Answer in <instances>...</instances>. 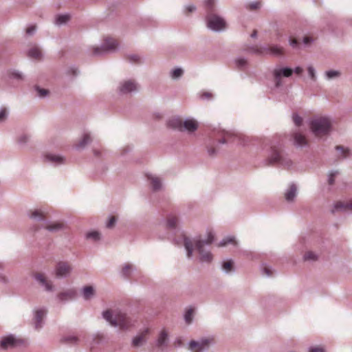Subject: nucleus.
Instances as JSON below:
<instances>
[{
	"instance_id": "nucleus-51",
	"label": "nucleus",
	"mask_w": 352,
	"mask_h": 352,
	"mask_svg": "<svg viewBox=\"0 0 352 352\" xmlns=\"http://www.w3.org/2000/svg\"><path fill=\"white\" fill-rule=\"evenodd\" d=\"M293 121L296 126H300L302 122V119L300 116L297 114L293 115Z\"/></svg>"
},
{
	"instance_id": "nucleus-30",
	"label": "nucleus",
	"mask_w": 352,
	"mask_h": 352,
	"mask_svg": "<svg viewBox=\"0 0 352 352\" xmlns=\"http://www.w3.org/2000/svg\"><path fill=\"white\" fill-rule=\"evenodd\" d=\"M147 342L146 338H144L143 335H136L131 340V346L133 348H138L143 346Z\"/></svg>"
},
{
	"instance_id": "nucleus-62",
	"label": "nucleus",
	"mask_w": 352,
	"mask_h": 352,
	"mask_svg": "<svg viewBox=\"0 0 352 352\" xmlns=\"http://www.w3.org/2000/svg\"><path fill=\"white\" fill-rule=\"evenodd\" d=\"M36 30V25H31L26 29L28 34H32Z\"/></svg>"
},
{
	"instance_id": "nucleus-18",
	"label": "nucleus",
	"mask_w": 352,
	"mask_h": 352,
	"mask_svg": "<svg viewBox=\"0 0 352 352\" xmlns=\"http://www.w3.org/2000/svg\"><path fill=\"white\" fill-rule=\"evenodd\" d=\"M44 161L56 166L65 164V158L60 155L48 153L44 155Z\"/></svg>"
},
{
	"instance_id": "nucleus-60",
	"label": "nucleus",
	"mask_w": 352,
	"mask_h": 352,
	"mask_svg": "<svg viewBox=\"0 0 352 352\" xmlns=\"http://www.w3.org/2000/svg\"><path fill=\"white\" fill-rule=\"evenodd\" d=\"M308 74L310 76V78L313 80L315 79V71H314V69L312 67H308Z\"/></svg>"
},
{
	"instance_id": "nucleus-43",
	"label": "nucleus",
	"mask_w": 352,
	"mask_h": 352,
	"mask_svg": "<svg viewBox=\"0 0 352 352\" xmlns=\"http://www.w3.org/2000/svg\"><path fill=\"white\" fill-rule=\"evenodd\" d=\"M70 19L69 15L68 14H63V15H58L56 17V23L57 24H63L68 21Z\"/></svg>"
},
{
	"instance_id": "nucleus-20",
	"label": "nucleus",
	"mask_w": 352,
	"mask_h": 352,
	"mask_svg": "<svg viewBox=\"0 0 352 352\" xmlns=\"http://www.w3.org/2000/svg\"><path fill=\"white\" fill-rule=\"evenodd\" d=\"M77 292L75 289H68L62 292H60L57 298L63 302H65L69 300H72L76 298Z\"/></svg>"
},
{
	"instance_id": "nucleus-57",
	"label": "nucleus",
	"mask_w": 352,
	"mask_h": 352,
	"mask_svg": "<svg viewBox=\"0 0 352 352\" xmlns=\"http://www.w3.org/2000/svg\"><path fill=\"white\" fill-rule=\"evenodd\" d=\"M174 345L176 348L181 347L183 346V342L181 338H177L174 341Z\"/></svg>"
},
{
	"instance_id": "nucleus-50",
	"label": "nucleus",
	"mask_w": 352,
	"mask_h": 352,
	"mask_svg": "<svg viewBox=\"0 0 352 352\" xmlns=\"http://www.w3.org/2000/svg\"><path fill=\"white\" fill-rule=\"evenodd\" d=\"M116 221L117 219L115 217H111L107 222L106 227L107 228H112L115 226Z\"/></svg>"
},
{
	"instance_id": "nucleus-22",
	"label": "nucleus",
	"mask_w": 352,
	"mask_h": 352,
	"mask_svg": "<svg viewBox=\"0 0 352 352\" xmlns=\"http://www.w3.org/2000/svg\"><path fill=\"white\" fill-rule=\"evenodd\" d=\"M135 270L136 267L134 265L126 263L122 265L120 274L122 278L128 279Z\"/></svg>"
},
{
	"instance_id": "nucleus-5",
	"label": "nucleus",
	"mask_w": 352,
	"mask_h": 352,
	"mask_svg": "<svg viewBox=\"0 0 352 352\" xmlns=\"http://www.w3.org/2000/svg\"><path fill=\"white\" fill-rule=\"evenodd\" d=\"M333 121L329 117L319 116L313 118L309 123L312 133L317 138H322L330 134Z\"/></svg>"
},
{
	"instance_id": "nucleus-63",
	"label": "nucleus",
	"mask_w": 352,
	"mask_h": 352,
	"mask_svg": "<svg viewBox=\"0 0 352 352\" xmlns=\"http://www.w3.org/2000/svg\"><path fill=\"white\" fill-rule=\"evenodd\" d=\"M289 42H290V45L293 47H296L298 45V42L297 39L295 38H291L290 40H289Z\"/></svg>"
},
{
	"instance_id": "nucleus-11",
	"label": "nucleus",
	"mask_w": 352,
	"mask_h": 352,
	"mask_svg": "<svg viewBox=\"0 0 352 352\" xmlns=\"http://www.w3.org/2000/svg\"><path fill=\"white\" fill-rule=\"evenodd\" d=\"M118 45L117 40L112 38H107L104 39L103 45L101 47H96L93 49L94 54H100L103 52L110 51L116 49Z\"/></svg>"
},
{
	"instance_id": "nucleus-52",
	"label": "nucleus",
	"mask_w": 352,
	"mask_h": 352,
	"mask_svg": "<svg viewBox=\"0 0 352 352\" xmlns=\"http://www.w3.org/2000/svg\"><path fill=\"white\" fill-rule=\"evenodd\" d=\"M65 340L68 343L76 344L78 342V338L74 336H69L65 338Z\"/></svg>"
},
{
	"instance_id": "nucleus-9",
	"label": "nucleus",
	"mask_w": 352,
	"mask_h": 352,
	"mask_svg": "<svg viewBox=\"0 0 352 352\" xmlns=\"http://www.w3.org/2000/svg\"><path fill=\"white\" fill-rule=\"evenodd\" d=\"M72 270V266L69 263L59 261L55 265L54 273L57 278H66L71 275Z\"/></svg>"
},
{
	"instance_id": "nucleus-49",
	"label": "nucleus",
	"mask_w": 352,
	"mask_h": 352,
	"mask_svg": "<svg viewBox=\"0 0 352 352\" xmlns=\"http://www.w3.org/2000/svg\"><path fill=\"white\" fill-rule=\"evenodd\" d=\"M236 66L240 68H244L247 65V60L244 58H238L236 60Z\"/></svg>"
},
{
	"instance_id": "nucleus-59",
	"label": "nucleus",
	"mask_w": 352,
	"mask_h": 352,
	"mask_svg": "<svg viewBox=\"0 0 352 352\" xmlns=\"http://www.w3.org/2000/svg\"><path fill=\"white\" fill-rule=\"evenodd\" d=\"M133 90V89H120L119 95H120V96H124V95H128V94H130Z\"/></svg>"
},
{
	"instance_id": "nucleus-58",
	"label": "nucleus",
	"mask_w": 352,
	"mask_h": 352,
	"mask_svg": "<svg viewBox=\"0 0 352 352\" xmlns=\"http://www.w3.org/2000/svg\"><path fill=\"white\" fill-rule=\"evenodd\" d=\"M272 90L274 91V92L272 94L274 95L287 94V93L286 92V91L287 89H272Z\"/></svg>"
},
{
	"instance_id": "nucleus-48",
	"label": "nucleus",
	"mask_w": 352,
	"mask_h": 352,
	"mask_svg": "<svg viewBox=\"0 0 352 352\" xmlns=\"http://www.w3.org/2000/svg\"><path fill=\"white\" fill-rule=\"evenodd\" d=\"M182 74L183 70L180 68H176L172 72L171 76L173 78H177L182 76Z\"/></svg>"
},
{
	"instance_id": "nucleus-26",
	"label": "nucleus",
	"mask_w": 352,
	"mask_h": 352,
	"mask_svg": "<svg viewBox=\"0 0 352 352\" xmlns=\"http://www.w3.org/2000/svg\"><path fill=\"white\" fill-rule=\"evenodd\" d=\"M85 237L90 242L98 243L102 239V234L98 230H91L86 232Z\"/></svg>"
},
{
	"instance_id": "nucleus-12",
	"label": "nucleus",
	"mask_w": 352,
	"mask_h": 352,
	"mask_svg": "<svg viewBox=\"0 0 352 352\" xmlns=\"http://www.w3.org/2000/svg\"><path fill=\"white\" fill-rule=\"evenodd\" d=\"M34 279L48 292H52L54 287L51 280H47L45 276L42 273H35L33 274Z\"/></svg>"
},
{
	"instance_id": "nucleus-47",
	"label": "nucleus",
	"mask_w": 352,
	"mask_h": 352,
	"mask_svg": "<svg viewBox=\"0 0 352 352\" xmlns=\"http://www.w3.org/2000/svg\"><path fill=\"white\" fill-rule=\"evenodd\" d=\"M308 352H326V351L323 346H311L308 348Z\"/></svg>"
},
{
	"instance_id": "nucleus-41",
	"label": "nucleus",
	"mask_w": 352,
	"mask_h": 352,
	"mask_svg": "<svg viewBox=\"0 0 352 352\" xmlns=\"http://www.w3.org/2000/svg\"><path fill=\"white\" fill-rule=\"evenodd\" d=\"M336 149L340 153V157L342 158L347 157L350 154V150L347 148H344L342 146H337Z\"/></svg>"
},
{
	"instance_id": "nucleus-56",
	"label": "nucleus",
	"mask_w": 352,
	"mask_h": 352,
	"mask_svg": "<svg viewBox=\"0 0 352 352\" xmlns=\"http://www.w3.org/2000/svg\"><path fill=\"white\" fill-rule=\"evenodd\" d=\"M0 283L2 284H8L9 283L8 277L4 274H0Z\"/></svg>"
},
{
	"instance_id": "nucleus-34",
	"label": "nucleus",
	"mask_w": 352,
	"mask_h": 352,
	"mask_svg": "<svg viewBox=\"0 0 352 352\" xmlns=\"http://www.w3.org/2000/svg\"><path fill=\"white\" fill-rule=\"evenodd\" d=\"M221 270L225 274H230L234 271L232 260L224 261L221 263Z\"/></svg>"
},
{
	"instance_id": "nucleus-1",
	"label": "nucleus",
	"mask_w": 352,
	"mask_h": 352,
	"mask_svg": "<svg viewBox=\"0 0 352 352\" xmlns=\"http://www.w3.org/2000/svg\"><path fill=\"white\" fill-rule=\"evenodd\" d=\"M214 239L215 233L212 230L208 229L205 238H203L201 235L188 236L182 234L175 241V243L177 245L184 246L188 259H192L194 256V251H196L199 261L209 264L213 260V254L210 250L207 249L206 246L210 245L214 241Z\"/></svg>"
},
{
	"instance_id": "nucleus-6",
	"label": "nucleus",
	"mask_w": 352,
	"mask_h": 352,
	"mask_svg": "<svg viewBox=\"0 0 352 352\" xmlns=\"http://www.w3.org/2000/svg\"><path fill=\"white\" fill-rule=\"evenodd\" d=\"M214 344L212 337L201 338L197 340H190L188 345L192 352H204L207 351Z\"/></svg>"
},
{
	"instance_id": "nucleus-32",
	"label": "nucleus",
	"mask_w": 352,
	"mask_h": 352,
	"mask_svg": "<svg viewBox=\"0 0 352 352\" xmlns=\"http://www.w3.org/2000/svg\"><path fill=\"white\" fill-rule=\"evenodd\" d=\"M198 98L202 101H210L212 100L214 98V94L207 90H201L199 93H197Z\"/></svg>"
},
{
	"instance_id": "nucleus-17",
	"label": "nucleus",
	"mask_w": 352,
	"mask_h": 352,
	"mask_svg": "<svg viewBox=\"0 0 352 352\" xmlns=\"http://www.w3.org/2000/svg\"><path fill=\"white\" fill-rule=\"evenodd\" d=\"M18 340L13 335L3 336L0 339V349L6 350L16 346Z\"/></svg>"
},
{
	"instance_id": "nucleus-23",
	"label": "nucleus",
	"mask_w": 352,
	"mask_h": 352,
	"mask_svg": "<svg viewBox=\"0 0 352 352\" xmlns=\"http://www.w3.org/2000/svg\"><path fill=\"white\" fill-rule=\"evenodd\" d=\"M198 128L197 122L193 118H186L183 122V131L192 133Z\"/></svg>"
},
{
	"instance_id": "nucleus-46",
	"label": "nucleus",
	"mask_w": 352,
	"mask_h": 352,
	"mask_svg": "<svg viewBox=\"0 0 352 352\" xmlns=\"http://www.w3.org/2000/svg\"><path fill=\"white\" fill-rule=\"evenodd\" d=\"M215 0H205V4L207 9L208 13H210L212 11L214 6Z\"/></svg>"
},
{
	"instance_id": "nucleus-35",
	"label": "nucleus",
	"mask_w": 352,
	"mask_h": 352,
	"mask_svg": "<svg viewBox=\"0 0 352 352\" xmlns=\"http://www.w3.org/2000/svg\"><path fill=\"white\" fill-rule=\"evenodd\" d=\"M28 56L32 58L40 60L42 58V52L38 47H33L29 50Z\"/></svg>"
},
{
	"instance_id": "nucleus-42",
	"label": "nucleus",
	"mask_w": 352,
	"mask_h": 352,
	"mask_svg": "<svg viewBox=\"0 0 352 352\" xmlns=\"http://www.w3.org/2000/svg\"><path fill=\"white\" fill-rule=\"evenodd\" d=\"M338 174H339V172L338 170H331L329 173L328 179H327L329 185L332 186L334 184L335 178L336 177L337 175H338Z\"/></svg>"
},
{
	"instance_id": "nucleus-45",
	"label": "nucleus",
	"mask_w": 352,
	"mask_h": 352,
	"mask_svg": "<svg viewBox=\"0 0 352 352\" xmlns=\"http://www.w3.org/2000/svg\"><path fill=\"white\" fill-rule=\"evenodd\" d=\"M137 84L134 80H128L124 82L122 88H136Z\"/></svg>"
},
{
	"instance_id": "nucleus-31",
	"label": "nucleus",
	"mask_w": 352,
	"mask_h": 352,
	"mask_svg": "<svg viewBox=\"0 0 352 352\" xmlns=\"http://www.w3.org/2000/svg\"><path fill=\"white\" fill-rule=\"evenodd\" d=\"M32 95L40 99L48 98L52 95L50 89H32Z\"/></svg>"
},
{
	"instance_id": "nucleus-37",
	"label": "nucleus",
	"mask_w": 352,
	"mask_h": 352,
	"mask_svg": "<svg viewBox=\"0 0 352 352\" xmlns=\"http://www.w3.org/2000/svg\"><path fill=\"white\" fill-rule=\"evenodd\" d=\"M336 209L352 210V201H338L335 204Z\"/></svg>"
},
{
	"instance_id": "nucleus-28",
	"label": "nucleus",
	"mask_w": 352,
	"mask_h": 352,
	"mask_svg": "<svg viewBox=\"0 0 352 352\" xmlns=\"http://www.w3.org/2000/svg\"><path fill=\"white\" fill-rule=\"evenodd\" d=\"M81 292L85 300H90L96 295L95 288L91 285L83 287Z\"/></svg>"
},
{
	"instance_id": "nucleus-24",
	"label": "nucleus",
	"mask_w": 352,
	"mask_h": 352,
	"mask_svg": "<svg viewBox=\"0 0 352 352\" xmlns=\"http://www.w3.org/2000/svg\"><path fill=\"white\" fill-rule=\"evenodd\" d=\"M184 120L179 117H173L168 120V126L178 131H183Z\"/></svg>"
},
{
	"instance_id": "nucleus-10",
	"label": "nucleus",
	"mask_w": 352,
	"mask_h": 352,
	"mask_svg": "<svg viewBox=\"0 0 352 352\" xmlns=\"http://www.w3.org/2000/svg\"><path fill=\"white\" fill-rule=\"evenodd\" d=\"M206 21L208 27L213 30H221L226 27L224 19L212 12L207 14Z\"/></svg>"
},
{
	"instance_id": "nucleus-21",
	"label": "nucleus",
	"mask_w": 352,
	"mask_h": 352,
	"mask_svg": "<svg viewBox=\"0 0 352 352\" xmlns=\"http://www.w3.org/2000/svg\"><path fill=\"white\" fill-rule=\"evenodd\" d=\"M91 141L92 137L91 133L85 132L78 143L75 144V148L78 151L83 150L88 144L91 142Z\"/></svg>"
},
{
	"instance_id": "nucleus-8",
	"label": "nucleus",
	"mask_w": 352,
	"mask_h": 352,
	"mask_svg": "<svg viewBox=\"0 0 352 352\" xmlns=\"http://www.w3.org/2000/svg\"><path fill=\"white\" fill-rule=\"evenodd\" d=\"M47 314V309L45 307H38L33 310L32 322L35 329H41L45 324V320Z\"/></svg>"
},
{
	"instance_id": "nucleus-38",
	"label": "nucleus",
	"mask_w": 352,
	"mask_h": 352,
	"mask_svg": "<svg viewBox=\"0 0 352 352\" xmlns=\"http://www.w3.org/2000/svg\"><path fill=\"white\" fill-rule=\"evenodd\" d=\"M229 243H234V245H237V242L235 241L234 237L233 236H227L224 239H223L219 243V247H224L227 245Z\"/></svg>"
},
{
	"instance_id": "nucleus-25",
	"label": "nucleus",
	"mask_w": 352,
	"mask_h": 352,
	"mask_svg": "<svg viewBox=\"0 0 352 352\" xmlns=\"http://www.w3.org/2000/svg\"><path fill=\"white\" fill-rule=\"evenodd\" d=\"M66 226L62 222H52L47 223L45 228L50 232H58L65 229Z\"/></svg>"
},
{
	"instance_id": "nucleus-14",
	"label": "nucleus",
	"mask_w": 352,
	"mask_h": 352,
	"mask_svg": "<svg viewBox=\"0 0 352 352\" xmlns=\"http://www.w3.org/2000/svg\"><path fill=\"white\" fill-rule=\"evenodd\" d=\"M298 193V186L296 184L289 183L285 190L284 197L287 202L293 203L297 197Z\"/></svg>"
},
{
	"instance_id": "nucleus-55",
	"label": "nucleus",
	"mask_w": 352,
	"mask_h": 352,
	"mask_svg": "<svg viewBox=\"0 0 352 352\" xmlns=\"http://www.w3.org/2000/svg\"><path fill=\"white\" fill-rule=\"evenodd\" d=\"M260 6H261V2L259 1H256V2H254V3H250L249 6H248V8L250 10H255L258 8H260Z\"/></svg>"
},
{
	"instance_id": "nucleus-54",
	"label": "nucleus",
	"mask_w": 352,
	"mask_h": 352,
	"mask_svg": "<svg viewBox=\"0 0 352 352\" xmlns=\"http://www.w3.org/2000/svg\"><path fill=\"white\" fill-rule=\"evenodd\" d=\"M128 58L130 61L138 63L140 62V58L138 55L133 54L128 56Z\"/></svg>"
},
{
	"instance_id": "nucleus-4",
	"label": "nucleus",
	"mask_w": 352,
	"mask_h": 352,
	"mask_svg": "<svg viewBox=\"0 0 352 352\" xmlns=\"http://www.w3.org/2000/svg\"><path fill=\"white\" fill-rule=\"evenodd\" d=\"M102 318L113 327H120L122 330H128L133 327V320L125 313L118 310L107 309L102 312Z\"/></svg>"
},
{
	"instance_id": "nucleus-40",
	"label": "nucleus",
	"mask_w": 352,
	"mask_h": 352,
	"mask_svg": "<svg viewBox=\"0 0 352 352\" xmlns=\"http://www.w3.org/2000/svg\"><path fill=\"white\" fill-rule=\"evenodd\" d=\"M262 274L266 277H270L274 274V270L267 265H263L261 267Z\"/></svg>"
},
{
	"instance_id": "nucleus-53",
	"label": "nucleus",
	"mask_w": 352,
	"mask_h": 352,
	"mask_svg": "<svg viewBox=\"0 0 352 352\" xmlns=\"http://www.w3.org/2000/svg\"><path fill=\"white\" fill-rule=\"evenodd\" d=\"M340 73L337 71H328L326 72V75L328 78H332L338 76Z\"/></svg>"
},
{
	"instance_id": "nucleus-7",
	"label": "nucleus",
	"mask_w": 352,
	"mask_h": 352,
	"mask_svg": "<svg viewBox=\"0 0 352 352\" xmlns=\"http://www.w3.org/2000/svg\"><path fill=\"white\" fill-rule=\"evenodd\" d=\"M170 343V333L166 328H162L155 340V347L160 352H164Z\"/></svg>"
},
{
	"instance_id": "nucleus-13",
	"label": "nucleus",
	"mask_w": 352,
	"mask_h": 352,
	"mask_svg": "<svg viewBox=\"0 0 352 352\" xmlns=\"http://www.w3.org/2000/svg\"><path fill=\"white\" fill-rule=\"evenodd\" d=\"M294 71L288 67H277L273 71V76L276 82V86H280V81L283 77H289L292 75Z\"/></svg>"
},
{
	"instance_id": "nucleus-16",
	"label": "nucleus",
	"mask_w": 352,
	"mask_h": 352,
	"mask_svg": "<svg viewBox=\"0 0 352 352\" xmlns=\"http://www.w3.org/2000/svg\"><path fill=\"white\" fill-rule=\"evenodd\" d=\"M255 52L261 54H272L274 56H281L284 54V49L278 45H270L267 47L256 49Z\"/></svg>"
},
{
	"instance_id": "nucleus-33",
	"label": "nucleus",
	"mask_w": 352,
	"mask_h": 352,
	"mask_svg": "<svg viewBox=\"0 0 352 352\" xmlns=\"http://www.w3.org/2000/svg\"><path fill=\"white\" fill-rule=\"evenodd\" d=\"M195 308L190 307L186 309V311L184 315V318L185 322L187 324H190L192 322L194 315H195Z\"/></svg>"
},
{
	"instance_id": "nucleus-15",
	"label": "nucleus",
	"mask_w": 352,
	"mask_h": 352,
	"mask_svg": "<svg viewBox=\"0 0 352 352\" xmlns=\"http://www.w3.org/2000/svg\"><path fill=\"white\" fill-rule=\"evenodd\" d=\"M146 177L149 186L153 191L157 192L162 190L163 183L161 177L153 174H147Z\"/></svg>"
},
{
	"instance_id": "nucleus-61",
	"label": "nucleus",
	"mask_w": 352,
	"mask_h": 352,
	"mask_svg": "<svg viewBox=\"0 0 352 352\" xmlns=\"http://www.w3.org/2000/svg\"><path fill=\"white\" fill-rule=\"evenodd\" d=\"M11 76L14 78H16L17 80H21L23 79L22 75L16 72H14L11 73Z\"/></svg>"
},
{
	"instance_id": "nucleus-64",
	"label": "nucleus",
	"mask_w": 352,
	"mask_h": 352,
	"mask_svg": "<svg viewBox=\"0 0 352 352\" xmlns=\"http://www.w3.org/2000/svg\"><path fill=\"white\" fill-rule=\"evenodd\" d=\"M149 333L150 329L148 328H145L144 330L141 331L140 333H139V335H143L144 338H146V336L149 334Z\"/></svg>"
},
{
	"instance_id": "nucleus-3",
	"label": "nucleus",
	"mask_w": 352,
	"mask_h": 352,
	"mask_svg": "<svg viewBox=\"0 0 352 352\" xmlns=\"http://www.w3.org/2000/svg\"><path fill=\"white\" fill-rule=\"evenodd\" d=\"M267 156L263 161L265 166L278 165L285 168L292 166L293 162L285 153L282 144L277 140H272L266 149Z\"/></svg>"
},
{
	"instance_id": "nucleus-2",
	"label": "nucleus",
	"mask_w": 352,
	"mask_h": 352,
	"mask_svg": "<svg viewBox=\"0 0 352 352\" xmlns=\"http://www.w3.org/2000/svg\"><path fill=\"white\" fill-rule=\"evenodd\" d=\"M239 142V135L234 132L225 129H215L205 142L206 153L210 157H215L219 151L221 144H232Z\"/></svg>"
},
{
	"instance_id": "nucleus-29",
	"label": "nucleus",
	"mask_w": 352,
	"mask_h": 352,
	"mask_svg": "<svg viewBox=\"0 0 352 352\" xmlns=\"http://www.w3.org/2000/svg\"><path fill=\"white\" fill-rule=\"evenodd\" d=\"M294 143L297 147H303L307 145V141L305 135L300 133L294 134Z\"/></svg>"
},
{
	"instance_id": "nucleus-19",
	"label": "nucleus",
	"mask_w": 352,
	"mask_h": 352,
	"mask_svg": "<svg viewBox=\"0 0 352 352\" xmlns=\"http://www.w3.org/2000/svg\"><path fill=\"white\" fill-rule=\"evenodd\" d=\"M47 215V211L44 208H34L28 211V216L36 221H45Z\"/></svg>"
},
{
	"instance_id": "nucleus-27",
	"label": "nucleus",
	"mask_w": 352,
	"mask_h": 352,
	"mask_svg": "<svg viewBox=\"0 0 352 352\" xmlns=\"http://www.w3.org/2000/svg\"><path fill=\"white\" fill-rule=\"evenodd\" d=\"M180 219L178 216L170 214L166 219V228L170 230H175L178 228Z\"/></svg>"
},
{
	"instance_id": "nucleus-44",
	"label": "nucleus",
	"mask_w": 352,
	"mask_h": 352,
	"mask_svg": "<svg viewBox=\"0 0 352 352\" xmlns=\"http://www.w3.org/2000/svg\"><path fill=\"white\" fill-rule=\"evenodd\" d=\"M8 115V110L5 107L0 108V122H4Z\"/></svg>"
},
{
	"instance_id": "nucleus-36",
	"label": "nucleus",
	"mask_w": 352,
	"mask_h": 352,
	"mask_svg": "<svg viewBox=\"0 0 352 352\" xmlns=\"http://www.w3.org/2000/svg\"><path fill=\"white\" fill-rule=\"evenodd\" d=\"M30 140V135L27 133H22L18 136L17 143L21 147L24 148Z\"/></svg>"
},
{
	"instance_id": "nucleus-39",
	"label": "nucleus",
	"mask_w": 352,
	"mask_h": 352,
	"mask_svg": "<svg viewBox=\"0 0 352 352\" xmlns=\"http://www.w3.org/2000/svg\"><path fill=\"white\" fill-rule=\"evenodd\" d=\"M318 255L311 251L307 252L303 256L304 260L307 261H315L318 259Z\"/></svg>"
}]
</instances>
